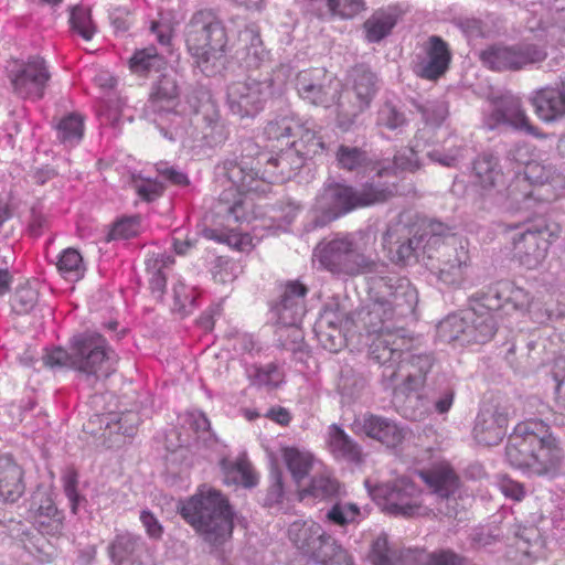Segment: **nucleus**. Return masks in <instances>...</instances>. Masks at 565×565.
<instances>
[{"instance_id":"nucleus-1","label":"nucleus","mask_w":565,"mask_h":565,"mask_svg":"<svg viewBox=\"0 0 565 565\" xmlns=\"http://www.w3.org/2000/svg\"><path fill=\"white\" fill-rule=\"evenodd\" d=\"M369 303L358 312V319L369 333H375L369 347V358L382 369L380 384L384 391L394 387L399 364L409 341L398 321L413 317L418 291L406 277L395 274L369 278Z\"/></svg>"},{"instance_id":"nucleus-2","label":"nucleus","mask_w":565,"mask_h":565,"mask_svg":"<svg viewBox=\"0 0 565 565\" xmlns=\"http://www.w3.org/2000/svg\"><path fill=\"white\" fill-rule=\"evenodd\" d=\"M267 154L260 153L259 146L252 138H242L231 158H225L215 167L217 178L225 179L230 186L218 196L216 213L228 222H241L245 217L243 193H266L259 166L266 163Z\"/></svg>"},{"instance_id":"nucleus-3","label":"nucleus","mask_w":565,"mask_h":565,"mask_svg":"<svg viewBox=\"0 0 565 565\" xmlns=\"http://www.w3.org/2000/svg\"><path fill=\"white\" fill-rule=\"evenodd\" d=\"M504 455L512 468L533 476L555 477L565 460L559 441L542 420L518 424L508 438Z\"/></svg>"},{"instance_id":"nucleus-4","label":"nucleus","mask_w":565,"mask_h":565,"mask_svg":"<svg viewBox=\"0 0 565 565\" xmlns=\"http://www.w3.org/2000/svg\"><path fill=\"white\" fill-rule=\"evenodd\" d=\"M396 192L394 183L366 182L355 189L328 179L316 196L310 225L312 228L323 227L353 210L384 203Z\"/></svg>"},{"instance_id":"nucleus-5","label":"nucleus","mask_w":565,"mask_h":565,"mask_svg":"<svg viewBox=\"0 0 565 565\" xmlns=\"http://www.w3.org/2000/svg\"><path fill=\"white\" fill-rule=\"evenodd\" d=\"M185 45L195 64L206 76L224 67L228 36L223 21L212 10L194 12L185 25Z\"/></svg>"},{"instance_id":"nucleus-6","label":"nucleus","mask_w":565,"mask_h":565,"mask_svg":"<svg viewBox=\"0 0 565 565\" xmlns=\"http://www.w3.org/2000/svg\"><path fill=\"white\" fill-rule=\"evenodd\" d=\"M179 513L210 545L220 546L232 536L233 510L215 489L199 490L181 503Z\"/></svg>"},{"instance_id":"nucleus-7","label":"nucleus","mask_w":565,"mask_h":565,"mask_svg":"<svg viewBox=\"0 0 565 565\" xmlns=\"http://www.w3.org/2000/svg\"><path fill=\"white\" fill-rule=\"evenodd\" d=\"M365 238L369 236L354 234L335 236L320 243L315 248L321 266L333 275L341 277H355L359 275L380 273V264L376 257L367 253Z\"/></svg>"},{"instance_id":"nucleus-8","label":"nucleus","mask_w":565,"mask_h":565,"mask_svg":"<svg viewBox=\"0 0 565 565\" xmlns=\"http://www.w3.org/2000/svg\"><path fill=\"white\" fill-rule=\"evenodd\" d=\"M509 228L515 231L511 236L513 256L526 269H535L543 263L551 244L561 234L559 224L546 217L509 225Z\"/></svg>"},{"instance_id":"nucleus-9","label":"nucleus","mask_w":565,"mask_h":565,"mask_svg":"<svg viewBox=\"0 0 565 565\" xmlns=\"http://www.w3.org/2000/svg\"><path fill=\"white\" fill-rule=\"evenodd\" d=\"M73 370L83 374L93 384L109 377L116 371L118 356L107 340L96 331L73 335Z\"/></svg>"},{"instance_id":"nucleus-10","label":"nucleus","mask_w":565,"mask_h":565,"mask_svg":"<svg viewBox=\"0 0 565 565\" xmlns=\"http://www.w3.org/2000/svg\"><path fill=\"white\" fill-rule=\"evenodd\" d=\"M471 308L466 310L461 317L449 316L440 323V332L449 341L463 343H486L497 332V315L499 310H489L483 306L481 291L470 298Z\"/></svg>"},{"instance_id":"nucleus-11","label":"nucleus","mask_w":565,"mask_h":565,"mask_svg":"<svg viewBox=\"0 0 565 565\" xmlns=\"http://www.w3.org/2000/svg\"><path fill=\"white\" fill-rule=\"evenodd\" d=\"M185 103L190 121L205 145L216 147L227 140L230 130L210 89L202 85L192 87Z\"/></svg>"},{"instance_id":"nucleus-12","label":"nucleus","mask_w":565,"mask_h":565,"mask_svg":"<svg viewBox=\"0 0 565 565\" xmlns=\"http://www.w3.org/2000/svg\"><path fill=\"white\" fill-rule=\"evenodd\" d=\"M36 529L22 522H14L9 529L10 536L40 563H51L57 555L56 547L45 535L57 536L64 529L63 513L34 515Z\"/></svg>"},{"instance_id":"nucleus-13","label":"nucleus","mask_w":565,"mask_h":565,"mask_svg":"<svg viewBox=\"0 0 565 565\" xmlns=\"http://www.w3.org/2000/svg\"><path fill=\"white\" fill-rule=\"evenodd\" d=\"M374 495L382 501L383 510L394 516H428L434 510L424 504L423 491L408 478H398L379 486Z\"/></svg>"},{"instance_id":"nucleus-14","label":"nucleus","mask_w":565,"mask_h":565,"mask_svg":"<svg viewBox=\"0 0 565 565\" xmlns=\"http://www.w3.org/2000/svg\"><path fill=\"white\" fill-rule=\"evenodd\" d=\"M426 237L420 225L397 221L387 226L383 246L393 263L408 265L418 262L420 254H427L429 259L435 257L425 243Z\"/></svg>"},{"instance_id":"nucleus-15","label":"nucleus","mask_w":565,"mask_h":565,"mask_svg":"<svg viewBox=\"0 0 565 565\" xmlns=\"http://www.w3.org/2000/svg\"><path fill=\"white\" fill-rule=\"evenodd\" d=\"M546 57V47L534 43L493 44L479 53L482 65L495 72L520 71L542 63Z\"/></svg>"},{"instance_id":"nucleus-16","label":"nucleus","mask_w":565,"mask_h":565,"mask_svg":"<svg viewBox=\"0 0 565 565\" xmlns=\"http://www.w3.org/2000/svg\"><path fill=\"white\" fill-rule=\"evenodd\" d=\"M299 97L315 106L330 107L340 102L342 85L323 67L300 71L295 79Z\"/></svg>"},{"instance_id":"nucleus-17","label":"nucleus","mask_w":565,"mask_h":565,"mask_svg":"<svg viewBox=\"0 0 565 565\" xmlns=\"http://www.w3.org/2000/svg\"><path fill=\"white\" fill-rule=\"evenodd\" d=\"M419 477L435 497L436 512L447 518L457 519L460 513V480L448 466L434 467L419 471Z\"/></svg>"},{"instance_id":"nucleus-18","label":"nucleus","mask_w":565,"mask_h":565,"mask_svg":"<svg viewBox=\"0 0 565 565\" xmlns=\"http://www.w3.org/2000/svg\"><path fill=\"white\" fill-rule=\"evenodd\" d=\"M352 94L355 102L348 106L341 99L338 103L337 125L348 131L354 125L358 116L369 108L379 89V79L366 65H358L351 73Z\"/></svg>"},{"instance_id":"nucleus-19","label":"nucleus","mask_w":565,"mask_h":565,"mask_svg":"<svg viewBox=\"0 0 565 565\" xmlns=\"http://www.w3.org/2000/svg\"><path fill=\"white\" fill-rule=\"evenodd\" d=\"M273 81L247 78L227 86V105L232 114L241 118L255 117L271 95Z\"/></svg>"},{"instance_id":"nucleus-20","label":"nucleus","mask_w":565,"mask_h":565,"mask_svg":"<svg viewBox=\"0 0 565 565\" xmlns=\"http://www.w3.org/2000/svg\"><path fill=\"white\" fill-rule=\"evenodd\" d=\"M484 124L490 130L500 125H507L534 137H544V134L531 124L521 98L511 93H504L492 99V110Z\"/></svg>"},{"instance_id":"nucleus-21","label":"nucleus","mask_w":565,"mask_h":565,"mask_svg":"<svg viewBox=\"0 0 565 565\" xmlns=\"http://www.w3.org/2000/svg\"><path fill=\"white\" fill-rule=\"evenodd\" d=\"M452 53L449 44L439 35H430L422 45V54L416 55L413 71L423 79L437 81L449 70Z\"/></svg>"},{"instance_id":"nucleus-22","label":"nucleus","mask_w":565,"mask_h":565,"mask_svg":"<svg viewBox=\"0 0 565 565\" xmlns=\"http://www.w3.org/2000/svg\"><path fill=\"white\" fill-rule=\"evenodd\" d=\"M470 179L482 195L502 193L508 178L500 162V157L492 150L478 153L470 164Z\"/></svg>"},{"instance_id":"nucleus-23","label":"nucleus","mask_w":565,"mask_h":565,"mask_svg":"<svg viewBox=\"0 0 565 565\" xmlns=\"http://www.w3.org/2000/svg\"><path fill=\"white\" fill-rule=\"evenodd\" d=\"M10 78L18 96L35 100L43 97L51 74L42 57L32 56L12 71Z\"/></svg>"},{"instance_id":"nucleus-24","label":"nucleus","mask_w":565,"mask_h":565,"mask_svg":"<svg viewBox=\"0 0 565 565\" xmlns=\"http://www.w3.org/2000/svg\"><path fill=\"white\" fill-rule=\"evenodd\" d=\"M482 305L487 306L489 310H501L505 315L511 311L526 312L532 302V297L529 291L520 288L510 280H499L487 287L481 291Z\"/></svg>"},{"instance_id":"nucleus-25","label":"nucleus","mask_w":565,"mask_h":565,"mask_svg":"<svg viewBox=\"0 0 565 565\" xmlns=\"http://www.w3.org/2000/svg\"><path fill=\"white\" fill-rule=\"evenodd\" d=\"M307 294L308 288L299 280L288 281L279 300L271 306L276 323L282 327H298L306 313L305 298Z\"/></svg>"},{"instance_id":"nucleus-26","label":"nucleus","mask_w":565,"mask_h":565,"mask_svg":"<svg viewBox=\"0 0 565 565\" xmlns=\"http://www.w3.org/2000/svg\"><path fill=\"white\" fill-rule=\"evenodd\" d=\"M508 411L497 405L480 408L473 426V438L483 446H495L507 435Z\"/></svg>"},{"instance_id":"nucleus-27","label":"nucleus","mask_w":565,"mask_h":565,"mask_svg":"<svg viewBox=\"0 0 565 565\" xmlns=\"http://www.w3.org/2000/svg\"><path fill=\"white\" fill-rule=\"evenodd\" d=\"M439 265L438 278L447 285H455L463 279L470 257L462 242L443 243L436 249Z\"/></svg>"},{"instance_id":"nucleus-28","label":"nucleus","mask_w":565,"mask_h":565,"mask_svg":"<svg viewBox=\"0 0 565 565\" xmlns=\"http://www.w3.org/2000/svg\"><path fill=\"white\" fill-rule=\"evenodd\" d=\"M234 57L248 70L259 68L268 60L269 52L255 25H247L238 32Z\"/></svg>"},{"instance_id":"nucleus-29","label":"nucleus","mask_w":565,"mask_h":565,"mask_svg":"<svg viewBox=\"0 0 565 565\" xmlns=\"http://www.w3.org/2000/svg\"><path fill=\"white\" fill-rule=\"evenodd\" d=\"M291 145L282 149L276 157L266 158V169L263 171L267 191L273 183L290 180L307 162Z\"/></svg>"},{"instance_id":"nucleus-30","label":"nucleus","mask_w":565,"mask_h":565,"mask_svg":"<svg viewBox=\"0 0 565 565\" xmlns=\"http://www.w3.org/2000/svg\"><path fill=\"white\" fill-rule=\"evenodd\" d=\"M288 537L303 554L316 558L324 547L327 534L320 524L313 521H295L289 525Z\"/></svg>"},{"instance_id":"nucleus-31","label":"nucleus","mask_w":565,"mask_h":565,"mask_svg":"<svg viewBox=\"0 0 565 565\" xmlns=\"http://www.w3.org/2000/svg\"><path fill=\"white\" fill-rule=\"evenodd\" d=\"M25 492L24 470L10 455H0V503H15Z\"/></svg>"},{"instance_id":"nucleus-32","label":"nucleus","mask_w":565,"mask_h":565,"mask_svg":"<svg viewBox=\"0 0 565 565\" xmlns=\"http://www.w3.org/2000/svg\"><path fill=\"white\" fill-rule=\"evenodd\" d=\"M361 430L367 437L390 448L401 445L406 436L405 429L398 426L394 420L374 414H365L363 416Z\"/></svg>"},{"instance_id":"nucleus-33","label":"nucleus","mask_w":565,"mask_h":565,"mask_svg":"<svg viewBox=\"0 0 565 565\" xmlns=\"http://www.w3.org/2000/svg\"><path fill=\"white\" fill-rule=\"evenodd\" d=\"M531 104L536 116L545 122L565 119L564 89L550 86L541 88L534 92Z\"/></svg>"},{"instance_id":"nucleus-34","label":"nucleus","mask_w":565,"mask_h":565,"mask_svg":"<svg viewBox=\"0 0 565 565\" xmlns=\"http://www.w3.org/2000/svg\"><path fill=\"white\" fill-rule=\"evenodd\" d=\"M425 131H419L413 145L397 151L392 161H383L379 164L377 177L397 175L399 172H415L419 169L418 153L424 151L420 139Z\"/></svg>"},{"instance_id":"nucleus-35","label":"nucleus","mask_w":565,"mask_h":565,"mask_svg":"<svg viewBox=\"0 0 565 565\" xmlns=\"http://www.w3.org/2000/svg\"><path fill=\"white\" fill-rule=\"evenodd\" d=\"M430 412L438 415L447 414L455 402L456 386L445 374H437L424 386Z\"/></svg>"},{"instance_id":"nucleus-36","label":"nucleus","mask_w":565,"mask_h":565,"mask_svg":"<svg viewBox=\"0 0 565 565\" xmlns=\"http://www.w3.org/2000/svg\"><path fill=\"white\" fill-rule=\"evenodd\" d=\"M406 365L408 371L398 384V392L418 391L427 384L426 377L435 365V358L430 353H412Z\"/></svg>"},{"instance_id":"nucleus-37","label":"nucleus","mask_w":565,"mask_h":565,"mask_svg":"<svg viewBox=\"0 0 565 565\" xmlns=\"http://www.w3.org/2000/svg\"><path fill=\"white\" fill-rule=\"evenodd\" d=\"M296 137L290 145L305 157L306 161L322 157L329 149L320 136L317 125L310 120L302 121L301 129H298Z\"/></svg>"},{"instance_id":"nucleus-38","label":"nucleus","mask_w":565,"mask_h":565,"mask_svg":"<svg viewBox=\"0 0 565 565\" xmlns=\"http://www.w3.org/2000/svg\"><path fill=\"white\" fill-rule=\"evenodd\" d=\"M328 446L338 460L361 463L363 454L361 447L338 425L330 426Z\"/></svg>"},{"instance_id":"nucleus-39","label":"nucleus","mask_w":565,"mask_h":565,"mask_svg":"<svg viewBox=\"0 0 565 565\" xmlns=\"http://www.w3.org/2000/svg\"><path fill=\"white\" fill-rule=\"evenodd\" d=\"M173 263V256L167 253H153L145 262L146 271L149 276V288L158 300L163 298L167 286V270Z\"/></svg>"},{"instance_id":"nucleus-40","label":"nucleus","mask_w":565,"mask_h":565,"mask_svg":"<svg viewBox=\"0 0 565 565\" xmlns=\"http://www.w3.org/2000/svg\"><path fill=\"white\" fill-rule=\"evenodd\" d=\"M390 391H392L396 401L402 399L401 414L406 419L420 422L431 414L426 391L423 394L417 393L418 391L398 392V384L396 383Z\"/></svg>"},{"instance_id":"nucleus-41","label":"nucleus","mask_w":565,"mask_h":565,"mask_svg":"<svg viewBox=\"0 0 565 565\" xmlns=\"http://www.w3.org/2000/svg\"><path fill=\"white\" fill-rule=\"evenodd\" d=\"M179 87L173 76L163 74L153 84L147 108L151 113L163 111L166 108L175 107L178 104Z\"/></svg>"},{"instance_id":"nucleus-42","label":"nucleus","mask_w":565,"mask_h":565,"mask_svg":"<svg viewBox=\"0 0 565 565\" xmlns=\"http://www.w3.org/2000/svg\"><path fill=\"white\" fill-rule=\"evenodd\" d=\"M143 548L145 542L140 535L122 532L115 536L107 551L115 565H122L125 562L135 561Z\"/></svg>"},{"instance_id":"nucleus-43","label":"nucleus","mask_w":565,"mask_h":565,"mask_svg":"<svg viewBox=\"0 0 565 565\" xmlns=\"http://www.w3.org/2000/svg\"><path fill=\"white\" fill-rule=\"evenodd\" d=\"M397 23V13L393 9L375 11L363 24L365 38L370 43H377L386 38Z\"/></svg>"},{"instance_id":"nucleus-44","label":"nucleus","mask_w":565,"mask_h":565,"mask_svg":"<svg viewBox=\"0 0 565 565\" xmlns=\"http://www.w3.org/2000/svg\"><path fill=\"white\" fill-rule=\"evenodd\" d=\"M337 166L341 170L358 172L371 163V158L364 149L347 143H340L334 150Z\"/></svg>"},{"instance_id":"nucleus-45","label":"nucleus","mask_w":565,"mask_h":565,"mask_svg":"<svg viewBox=\"0 0 565 565\" xmlns=\"http://www.w3.org/2000/svg\"><path fill=\"white\" fill-rule=\"evenodd\" d=\"M465 146L458 137L452 136L445 140L440 148H434L426 156L434 162L452 168L463 158Z\"/></svg>"},{"instance_id":"nucleus-46","label":"nucleus","mask_w":565,"mask_h":565,"mask_svg":"<svg viewBox=\"0 0 565 565\" xmlns=\"http://www.w3.org/2000/svg\"><path fill=\"white\" fill-rule=\"evenodd\" d=\"M153 114V122L164 138L174 141L182 136L184 118L174 110V107L166 108L161 113L156 111Z\"/></svg>"},{"instance_id":"nucleus-47","label":"nucleus","mask_w":565,"mask_h":565,"mask_svg":"<svg viewBox=\"0 0 565 565\" xmlns=\"http://www.w3.org/2000/svg\"><path fill=\"white\" fill-rule=\"evenodd\" d=\"M412 106L422 115L424 122L430 127H440L448 117V104L445 100L433 99L424 103L412 99Z\"/></svg>"},{"instance_id":"nucleus-48","label":"nucleus","mask_w":565,"mask_h":565,"mask_svg":"<svg viewBox=\"0 0 565 565\" xmlns=\"http://www.w3.org/2000/svg\"><path fill=\"white\" fill-rule=\"evenodd\" d=\"M302 494L321 500L333 499L340 494V483L330 473H320L311 479L309 487L302 491Z\"/></svg>"},{"instance_id":"nucleus-49","label":"nucleus","mask_w":565,"mask_h":565,"mask_svg":"<svg viewBox=\"0 0 565 565\" xmlns=\"http://www.w3.org/2000/svg\"><path fill=\"white\" fill-rule=\"evenodd\" d=\"M312 459L310 454L296 448H286L284 451V460L296 483H300L308 476Z\"/></svg>"},{"instance_id":"nucleus-50","label":"nucleus","mask_w":565,"mask_h":565,"mask_svg":"<svg viewBox=\"0 0 565 565\" xmlns=\"http://www.w3.org/2000/svg\"><path fill=\"white\" fill-rule=\"evenodd\" d=\"M377 126L390 130H401L407 126L408 120L405 113L393 102H385L381 105L376 115Z\"/></svg>"},{"instance_id":"nucleus-51","label":"nucleus","mask_w":565,"mask_h":565,"mask_svg":"<svg viewBox=\"0 0 565 565\" xmlns=\"http://www.w3.org/2000/svg\"><path fill=\"white\" fill-rule=\"evenodd\" d=\"M302 121L296 116H280L270 120L265 127V134L269 139H282L296 137L301 129Z\"/></svg>"},{"instance_id":"nucleus-52","label":"nucleus","mask_w":565,"mask_h":565,"mask_svg":"<svg viewBox=\"0 0 565 565\" xmlns=\"http://www.w3.org/2000/svg\"><path fill=\"white\" fill-rule=\"evenodd\" d=\"M321 565H354L352 556L331 536L315 558Z\"/></svg>"},{"instance_id":"nucleus-53","label":"nucleus","mask_w":565,"mask_h":565,"mask_svg":"<svg viewBox=\"0 0 565 565\" xmlns=\"http://www.w3.org/2000/svg\"><path fill=\"white\" fill-rule=\"evenodd\" d=\"M58 271L67 279H79L84 274L82 255L72 247L64 249L56 263Z\"/></svg>"},{"instance_id":"nucleus-54","label":"nucleus","mask_w":565,"mask_h":565,"mask_svg":"<svg viewBox=\"0 0 565 565\" xmlns=\"http://www.w3.org/2000/svg\"><path fill=\"white\" fill-rule=\"evenodd\" d=\"M70 24L71 29L85 41H90L96 32V26L92 21L90 10L83 6L72 8Z\"/></svg>"},{"instance_id":"nucleus-55","label":"nucleus","mask_w":565,"mask_h":565,"mask_svg":"<svg viewBox=\"0 0 565 565\" xmlns=\"http://www.w3.org/2000/svg\"><path fill=\"white\" fill-rule=\"evenodd\" d=\"M249 377L256 385L276 388L282 383L284 373L278 364L271 362L266 365L254 366L249 372Z\"/></svg>"},{"instance_id":"nucleus-56","label":"nucleus","mask_w":565,"mask_h":565,"mask_svg":"<svg viewBox=\"0 0 565 565\" xmlns=\"http://www.w3.org/2000/svg\"><path fill=\"white\" fill-rule=\"evenodd\" d=\"M83 120L77 115L63 118L57 126V138L67 146L78 143L83 137Z\"/></svg>"},{"instance_id":"nucleus-57","label":"nucleus","mask_w":565,"mask_h":565,"mask_svg":"<svg viewBox=\"0 0 565 565\" xmlns=\"http://www.w3.org/2000/svg\"><path fill=\"white\" fill-rule=\"evenodd\" d=\"M63 489L66 498L70 501L72 513L77 514L79 508L86 503V499L79 494L78 473L75 469L68 468L62 476Z\"/></svg>"},{"instance_id":"nucleus-58","label":"nucleus","mask_w":565,"mask_h":565,"mask_svg":"<svg viewBox=\"0 0 565 565\" xmlns=\"http://www.w3.org/2000/svg\"><path fill=\"white\" fill-rule=\"evenodd\" d=\"M162 58L154 47L137 51L130 58V68L135 73H146L151 70H159Z\"/></svg>"},{"instance_id":"nucleus-59","label":"nucleus","mask_w":565,"mask_h":565,"mask_svg":"<svg viewBox=\"0 0 565 565\" xmlns=\"http://www.w3.org/2000/svg\"><path fill=\"white\" fill-rule=\"evenodd\" d=\"M270 484L264 498V507L274 508L282 503L285 497L282 472L277 466H273L269 475Z\"/></svg>"},{"instance_id":"nucleus-60","label":"nucleus","mask_w":565,"mask_h":565,"mask_svg":"<svg viewBox=\"0 0 565 565\" xmlns=\"http://www.w3.org/2000/svg\"><path fill=\"white\" fill-rule=\"evenodd\" d=\"M524 180L531 184H545L554 180L556 169L551 164L531 161L524 168Z\"/></svg>"},{"instance_id":"nucleus-61","label":"nucleus","mask_w":565,"mask_h":565,"mask_svg":"<svg viewBox=\"0 0 565 565\" xmlns=\"http://www.w3.org/2000/svg\"><path fill=\"white\" fill-rule=\"evenodd\" d=\"M348 319L347 311L341 308L339 302L331 301L324 305L318 320L315 324L319 326L320 329L327 327L341 328L344 320Z\"/></svg>"},{"instance_id":"nucleus-62","label":"nucleus","mask_w":565,"mask_h":565,"mask_svg":"<svg viewBox=\"0 0 565 565\" xmlns=\"http://www.w3.org/2000/svg\"><path fill=\"white\" fill-rule=\"evenodd\" d=\"M468 559L451 548H438L429 552L422 561V565H467Z\"/></svg>"},{"instance_id":"nucleus-63","label":"nucleus","mask_w":565,"mask_h":565,"mask_svg":"<svg viewBox=\"0 0 565 565\" xmlns=\"http://www.w3.org/2000/svg\"><path fill=\"white\" fill-rule=\"evenodd\" d=\"M316 337L324 350L330 352H338L344 345V338L342 335L341 328L331 327L322 328L315 324Z\"/></svg>"},{"instance_id":"nucleus-64","label":"nucleus","mask_w":565,"mask_h":565,"mask_svg":"<svg viewBox=\"0 0 565 565\" xmlns=\"http://www.w3.org/2000/svg\"><path fill=\"white\" fill-rule=\"evenodd\" d=\"M505 565H533L534 557L529 550L527 543L518 540L515 544L507 546Z\"/></svg>"}]
</instances>
